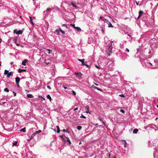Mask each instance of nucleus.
I'll list each match as a JSON object with an SVG mask.
<instances>
[{
    "label": "nucleus",
    "instance_id": "obj_1",
    "mask_svg": "<svg viewBox=\"0 0 158 158\" xmlns=\"http://www.w3.org/2000/svg\"><path fill=\"white\" fill-rule=\"evenodd\" d=\"M14 32L18 35L21 34H22V31L20 30L18 31L16 29H15L14 30Z\"/></svg>",
    "mask_w": 158,
    "mask_h": 158
},
{
    "label": "nucleus",
    "instance_id": "obj_2",
    "mask_svg": "<svg viewBox=\"0 0 158 158\" xmlns=\"http://www.w3.org/2000/svg\"><path fill=\"white\" fill-rule=\"evenodd\" d=\"M100 18L104 22L106 23L108 21L104 17H103L102 16H100Z\"/></svg>",
    "mask_w": 158,
    "mask_h": 158
},
{
    "label": "nucleus",
    "instance_id": "obj_3",
    "mask_svg": "<svg viewBox=\"0 0 158 158\" xmlns=\"http://www.w3.org/2000/svg\"><path fill=\"white\" fill-rule=\"evenodd\" d=\"M101 31L102 32V33L103 34H104L105 32V26H104V25L103 26H101Z\"/></svg>",
    "mask_w": 158,
    "mask_h": 158
},
{
    "label": "nucleus",
    "instance_id": "obj_4",
    "mask_svg": "<svg viewBox=\"0 0 158 158\" xmlns=\"http://www.w3.org/2000/svg\"><path fill=\"white\" fill-rule=\"evenodd\" d=\"M13 73V72H11L10 73H9L7 74V75H6V77L9 78L10 76H12Z\"/></svg>",
    "mask_w": 158,
    "mask_h": 158
},
{
    "label": "nucleus",
    "instance_id": "obj_5",
    "mask_svg": "<svg viewBox=\"0 0 158 158\" xmlns=\"http://www.w3.org/2000/svg\"><path fill=\"white\" fill-rule=\"evenodd\" d=\"M28 60L27 59H25L23 60L22 62V64L23 65H26V63L27 62Z\"/></svg>",
    "mask_w": 158,
    "mask_h": 158
},
{
    "label": "nucleus",
    "instance_id": "obj_6",
    "mask_svg": "<svg viewBox=\"0 0 158 158\" xmlns=\"http://www.w3.org/2000/svg\"><path fill=\"white\" fill-rule=\"evenodd\" d=\"M106 23L108 25V27H113V26L112 25V24H111V23L110 22H109V21H108Z\"/></svg>",
    "mask_w": 158,
    "mask_h": 158
},
{
    "label": "nucleus",
    "instance_id": "obj_7",
    "mask_svg": "<svg viewBox=\"0 0 158 158\" xmlns=\"http://www.w3.org/2000/svg\"><path fill=\"white\" fill-rule=\"evenodd\" d=\"M20 80V78L19 77H16L15 78V82L16 83H19V82Z\"/></svg>",
    "mask_w": 158,
    "mask_h": 158
},
{
    "label": "nucleus",
    "instance_id": "obj_8",
    "mask_svg": "<svg viewBox=\"0 0 158 158\" xmlns=\"http://www.w3.org/2000/svg\"><path fill=\"white\" fill-rule=\"evenodd\" d=\"M23 71H24V72L26 71V70L25 69H18V72L19 73H21Z\"/></svg>",
    "mask_w": 158,
    "mask_h": 158
},
{
    "label": "nucleus",
    "instance_id": "obj_9",
    "mask_svg": "<svg viewBox=\"0 0 158 158\" xmlns=\"http://www.w3.org/2000/svg\"><path fill=\"white\" fill-rule=\"evenodd\" d=\"M5 104H6V106H8V103H6V102H0V105H2L3 106Z\"/></svg>",
    "mask_w": 158,
    "mask_h": 158
},
{
    "label": "nucleus",
    "instance_id": "obj_10",
    "mask_svg": "<svg viewBox=\"0 0 158 158\" xmlns=\"http://www.w3.org/2000/svg\"><path fill=\"white\" fill-rule=\"evenodd\" d=\"M78 61L81 62L82 65H84V61L85 60L84 59H83L82 60L81 59H78Z\"/></svg>",
    "mask_w": 158,
    "mask_h": 158
},
{
    "label": "nucleus",
    "instance_id": "obj_11",
    "mask_svg": "<svg viewBox=\"0 0 158 158\" xmlns=\"http://www.w3.org/2000/svg\"><path fill=\"white\" fill-rule=\"evenodd\" d=\"M139 15L138 17V18H139V17L143 13V11L142 10H140L139 11Z\"/></svg>",
    "mask_w": 158,
    "mask_h": 158
},
{
    "label": "nucleus",
    "instance_id": "obj_12",
    "mask_svg": "<svg viewBox=\"0 0 158 158\" xmlns=\"http://www.w3.org/2000/svg\"><path fill=\"white\" fill-rule=\"evenodd\" d=\"M33 97H34L33 96V95L31 94H29L27 95V98H33Z\"/></svg>",
    "mask_w": 158,
    "mask_h": 158
},
{
    "label": "nucleus",
    "instance_id": "obj_13",
    "mask_svg": "<svg viewBox=\"0 0 158 158\" xmlns=\"http://www.w3.org/2000/svg\"><path fill=\"white\" fill-rule=\"evenodd\" d=\"M138 131V130L137 129H135L133 130V133L134 134H136Z\"/></svg>",
    "mask_w": 158,
    "mask_h": 158
},
{
    "label": "nucleus",
    "instance_id": "obj_14",
    "mask_svg": "<svg viewBox=\"0 0 158 158\" xmlns=\"http://www.w3.org/2000/svg\"><path fill=\"white\" fill-rule=\"evenodd\" d=\"M74 28L77 29L78 31H81V28L79 27H74Z\"/></svg>",
    "mask_w": 158,
    "mask_h": 158
},
{
    "label": "nucleus",
    "instance_id": "obj_15",
    "mask_svg": "<svg viewBox=\"0 0 158 158\" xmlns=\"http://www.w3.org/2000/svg\"><path fill=\"white\" fill-rule=\"evenodd\" d=\"M30 85V83H29L28 81H26V85L27 87L28 88L29 87V85Z\"/></svg>",
    "mask_w": 158,
    "mask_h": 158
},
{
    "label": "nucleus",
    "instance_id": "obj_16",
    "mask_svg": "<svg viewBox=\"0 0 158 158\" xmlns=\"http://www.w3.org/2000/svg\"><path fill=\"white\" fill-rule=\"evenodd\" d=\"M72 5L75 8H78V7L76 5L74 4V3L73 2H72Z\"/></svg>",
    "mask_w": 158,
    "mask_h": 158
},
{
    "label": "nucleus",
    "instance_id": "obj_17",
    "mask_svg": "<svg viewBox=\"0 0 158 158\" xmlns=\"http://www.w3.org/2000/svg\"><path fill=\"white\" fill-rule=\"evenodd\" d=\"M20 131L21 132H25L26 131V128L25 127H24L20 130Z\"/></svg>",
    "mask_w": 158,
    "mask_h": 158
},
{
    "label": "nucleus",
    "instance_id": "obj_18",
    "mask_svg": "<svg viewBox=\"0 0 158 158\" xmlns=\"http://www.w3.org/2000/svg\"><path fill=\"white\" fill-rule=\"evenodd\" d=\"M56 128L57 129V133H59L60 132V128H59V126H56Z\"/></svg>",
    "mask_w": 158,
    "mask_h": 158
},
{
    "label": "nucleus",
    "instance_id": "obj_19",
    "mask_svg": "<svg viewBox=\"0 0 158 158\" xmlns=\"http://www.w3.org/2000/svg\"><path fill=\"white\" fill-rule=\"evenodd\" d=\"M36 133H35V132L33 133V134H32V135H31V139H32L35 136V135H36Z\"/></svg>",
    "mask_w": 158,
    "mask_h": 158
},
{
    "label": "nucleus",
    "instance_id": "obj_20",
    "mask_svg": "<svg viewBox=\"0 0 158 158\" xmlns=\"http://www.w3.org/2000/svg\"><path fill=\"white\" fill-rule=\"evenodd\" d=\"M47 98L48 99H49L50 101H51V96H50V95L49 94H48L47 96Z\"/></svg>",
    "mask_w": 158,
    "mask_h": 158
},
{
    "label": "nucleus",
    "instance_id": "obj_21",
    "mask_svg": "<svg viewBox=\"0 0 158 158\" xmlns=\"http://www.w3.org/2000/svg\"><path fill=\"white\" fill-rule=\"evenodd\" d=\"M77 129L78 130H80L82 129V127L81 126H78L77 127Z\"/></svg>",
    "mask_w": 158,
    "mask_h": 158
},
{
    "label": "nucleus",
    "instance_id": "obj_22",
    "mask_svg": "<svg viewBox=\"0 0 158 158\" xmlns=\"http://www.w3.org/2000/svg\"><path fill=\"white\" fill-rule=\"evenodd\" d=\"M62 131L64 132H66L67 133H69V131L67 130H66V129H64Z\"/></svg>",
    "mask_w": 158,
    "mask_h": 158
},
{
    "label": "nucleus",
    "instance_id": "obj_23",
    "mask_svg": "<svg viewBox=\"0 0 158 158\" xmlns=\"http://www.w3.org/2000/svg\"><path fill=\"white\" fill-rule=\"evenodd\" d=\"M67 141L69 143V145H70L71 144V142L69 138H67Z\"/></svg>",
    "mask_w": 158,
    "mask_h": 158
},
{
    "label": "nucleus",
    "instance_id": "obj_24",
    "mask_svg": "<svg viewBox=\"0 0 158 158\" xmlns=\"http://www.w3.org/2000/svg\"><path fill=\"white\" fill-rule=\"evenodd\" d=\"M4 91L5 92H8L9 91V89L7 88H5L4 89Z\"/></svg>",
    "mask_w": 158,
    "mask_h": 158
},
{
    "label": "nucleus",
    "instance_id": "obj_25",
    "mask_svg": "<svg viewBox=\"0 0 158 158\" xmlns=\"http://www.w3.org/2000/svg\"><path fill=\"white\" fill-rule=\"evenodd\" d=\"M98 119L99 120L101 121V122H102L103 121V119H102V117H99L98 118Z\"/></svg>",
    "mask_w": 158,
    "mask_h": 158
},
{
    "label": "nucleus",
    "instance_id": "obj_26",
    "mask_svg": "<svg viewBox=\"0 0 158 158\" xmlns=\"http://www.w3.org/2000/svg\"><path fill=\"white\" fill-rule=\"evenodd\" d=\"M9 73V71L8 70H5L4 71V74L6 75H7V74Z\"/></svg>",
    "mask_w": 158,
    "mask_h": 158
},
{
    "label": "nucleus",
    "instance_id": "obj_27",
    "mask_svg": "<svg viewBox=\"0 0 158 158\" xmlns=\"http://www.w3.org/2000/svg\"><path fill=\"white\" fill-rule=\"evenodd\" d=\"M17 141H15V142L13 143V146H16L17 144Z\"/></svg>",
    "mask_w": 158,
    "mask_h": 158
},
{
    "label": "nucleus",
    "instance_id": "obj_28",
    "mask_svg": "<svg viewBox=\"0 0 158 158\" xmlns=\"http://www.w3.org/2000/svg\"><path fill=\"white\" fill-rule=\"evenodd\" d=\"M29 18H30V21L31 22V23L32 24H33V22L32 21V18L31 17H30V16H29Z\"/></svg>",
    "mask_w": 158,
    "mask_h": 158
},
{
    "label": "nucleus",
    "instance_id": "obj_29",
    "mask_svg": "<svg viewBox=\"0 0 158 158\" xmlns=\"http://www.w3.org/2000/svg\"><path fill=\"white\" fill-rule=\"evenodd\" d=\"M119 96L123 98H124L125 97V96L123 94H120Z\"/></svg>",
    "mask_w": 158,
    "mask_h": 158
},
{
    "label": "nucleus",
    "instance_id": "obj_30",
    "mask_svg": "<svg viewBox=\"0 0 158 158\" xmlns=\"http://www.w3.org/2000/svg\"><path fill=\"white\" fill-rule=\"evenodd\" d=\"M55 32L57 33V35H58L59 33V30L58 29H56L55 31Z\"/></svg>",
    "mask_w": 158,
    "mask_h": 158
},
{
    "label": "nucleus",
    "instance_id": "obj_31",
    "mask_svg": "<svg viewBox=\"0 0 158 158\" xmlns=\"http://www.w3.org/2000/svg\"><path fill=\"white\" fill-rule=\"evenodd\" d=\"M47 50L48 51V54H50L51 52H52V50H51L50 49H47Z\"/></svg>",
    "mask_w": 158,
    "mask_h": 158
},
{
    "label": "nucleus",
    "instance_id": "obj_32",
    "mask_svg": "<svg viewBox=\"0 0 158 158\" xmlns=\"http://www.w3.org/2000/svg\"><path fill=\"white\" fill-rule=\"evenodd\" d=\"M94 89H98V90H99L101 91V90L100 88H98V87H97L96 86H94Z\"/></svg>",
    "mask_w": 158,
    "mask_h": 158
},
{
    "label": "nucleus",
    "instance_id": "obj_33",
    "mask_svg": "<svg viewBox=\"0 0 158 158\" xmlns=\"http://www.w3.org/2000/svg\"><path fill=\"white\" fill-rule=\"evenodd\" d=\"M89 107L88 106H87L85 107V109L86 110H89Z\"/></svg>",
    "mask_w": 158,
    "mask_h": 158
},
{
    "label": "nucleus",
    "instance_id": "obj_34",
    "mask_svg": "<svg viewBox=\"0 0 158 158\" xmlns=\"http://www.w3.org/2000/svg\"><path fill=\"white\" fill-rule=\"evenodd\" d=\"M41 132V130H39L38 131H36V132H35V133L36 134H37V133H39Z\"/></svg>",
    "mask_w": 158,
    "mask_h": 158
},
{
    "label": "nucleus",
    "instance_id": "obj_35",
    "mask_svg": "<svg viewBox=\"0 0 158 158\" xmlns=\"http://www.w3.org/2000/svg\"><path fill=\"white\" fill-rule=\"evenodd\" d=\"M51 10V9L50 8H48L47 9H46V11H44V13H45L46 11H49L50 10Z\"/></svg>",
    "mask_w": 158,
    "mask_h": 158
},
{
    "label": "nucleus",
    "instance_id": "obj_36",
    "mask_svg": "<svg viewBox=\"0 0 158 158\" xmlns=\"http://www.w3.org/2000/svg\"><path fill=\"white\" fill-rule=\"evenodd\" d=\"M153 156L154 157V158H158V156H155V154L154 153H153Z\"/></svg>",
    "mask_w": 158,
    "mask_h": 158
},
{
    "label": "nucleus",
    "instance_id": "obj_37",
    "mask_svg": "<svg viewBox=\"0 0 158 158\" xmlns=\"http://www.w3.org/2000/svg\"><path fill=\"white\" fill-rule=\"evenodd\" d=\"M72 94H74V95H76V93L75 91H74L73 90H72Z\"/></svg>",
    "mask_w": 158,
    "mask_h": 158
},
{
    "label": "nucleus",
    "instance_id": "obj_38",
    "mask_svg": "<svg viewBox=\"0 0 158 158\" xmlns=\"http://www.w3.org/2000/svg\"><path fill=\"white\" fill-rule=\"evenodd\" d=\"M81 118H86V117L83 114H82L80 116Z\"/></svg>",
    "mask_w": 158,
    "mask_h": 158
},
{
    "label": "nucleus",
    "instance_id": "obj_39",
    "mask_svg": "<svg viewBox=\"0 0 158 158\" xmlns=\"http://www.w3.org/2000/svg\"><path fill=\"white\" fill-rule=\"evenodd\" d=\"M62 26L65 27L66 28H67V26L66 24H63L62 25Z\"/></svg>",
    "mask_w": 158,
    "mask_h": 158
},
{
    "label": "nucleus",
    "instance_id": "obj_40",
    "mask_svg": "<svg viewBox=\"0 0 158 158\" xmlns=\"http://www.w3.org/2000/svg\"><path fill=\"white\" fill-rule=\"evenodd\" d=\"M44 63L46 64H49V62H47L46 60L44 62Z\"/></svg>",
    "mask_w": 158,
    "mask_h": 158
},
{
    "label": "nucleus",
    "instance_id": "obj_41",
    "mask_svg": "<svg viewBox=\"0 0 158 158\" xmlns=\"http://www.w3.org/2000/svg\"><path fill=\"white\" fill-rule=\"evenodd\" d=\"M14 42L15 43H16V41H17V39L16 38H15L13 40Z\"/></svg>",
    "mask_w": 158,
    "mask_h": 158
},
{
    "label": "nucleus",
    "instance_id": "obj_42",
    "mask_svg": "<svg viewBox=\"0 0 158 158\" xmlns=\"http://www.w3.org/2000/svg\"><path fill=\"white\" fill-rule=\"evenodd\" d=\"M95 66L98 69H100V67H99L97 65L95 64Z\"/></svg>",
    "mask_w": 158,
    "mask_h": 158
},
{
    "label": "nucleus",
    "instance_id": "obj_43",
    "mask_svg": "<svg viewBox=\"0 0 158 158\" xmlns=\"http://www.w3.org/2000/svg\"><path fill=\"white\" fill-rule=\"evenodd\" d=\"M84 65H85V66H86L88 68H89V66L86 64H84Z\"/></svg>",
    "mask_w": 158,
    "mask_h": 158
},
{
    "label": "nucleus",
    "instance_id": "obj_44",
    "mask_svg": "<svg viewBox=\"0 0 158 158\" xmlns=\"http://www.w3.org/2000/svg\"><path fill=\"white\" fill-rule=\"evenodd\" d=\"M120 111L123 113H124L125 112L123 110H122V109L120 110Z\"/></svg>",
    "mask_w": 158,
    "mask_h": 158
},
{
    "label": "nucleus",
    "instance_id": "obj_45",
    "mask_svg": "<svg viewBox=\"0 0 158 158\" xmlns=\"http://www.w3.org/2000/svg\"><path fill=\"white\" fill-rule=\"evenodd\" d=\"M86 112L87 113V114H90V113L89 112V110H87Z\"/></svg>",
    "mask_w": 158,
    "mask_h": 158
},
{
    "label": "nucleus",
    "instance_id": "obj_46",
    "mask_svg": "<svg viewBox=\"0 0 158 158\" xmlns=\"http://www.w3.org/2000/svg\"><path fill=\"white\" fill-rule=\"evenodd\" d=\"M61 32L63 34H64L65 33V32L64 31H63V30L61 31Z\"/></svg>",
    "mask_w": 158,
    "mask_h": 158
},
{
    "label": "nucleus",
    "instance_id": "obj_47",
    "mask_svg": "<svg viewBox=\"0 0 158 158\" xmlns=\"http://www.w3.org/2000/svg\"><path fill=\"white\" fill-rule=\"evenodd\" d=\"M126 51L127 52H129V49L128 48H126Z\"/></svg>",
    "mask_w": 158,
    "mask_h": 158
},
{
    "label": "nucleus",
    "instance_id": "obj_48",
    "mask_svg": "<svg viewBox=\"0 0 158 158\" xmlns=\"http://www.w3.org/2000/svg\"><path fill=\"white\" fill-rule=\"evenodd\" d=\"M78 109V107H77V108H76L75 109H74V111H75L77 110Z\"/></svg>",
    "mask_w": 158,
    "mask_h": 158
},
{
    "label": "nucleus",
    "instance_id": "obj_49",
    "mask_svg": "<svg viewBox=\"0 0 158 158\" xmlns=\"http://www.w3.org/2000/svg\"><path fill=\"white\" fill-rule=\"evenodd\" d=\"M47 87L48 89H51V87L49 85L47 86Z\"/></svg>",
    "mask_w": 158,
    "mask_h": 158
},
{
    "label": "nucleus",
    "instance_id": "obj_50",
    "mask_svg": "<svg viewBox=\"0 0 158 158\" xmlns=\"http://www.w3.org/2000/svg\"><path fill=\"white\" fill-rule=\"evenodd\" d=\"M15 44H16V45H17V46H20V45L19 44H18V43H15Z\"/></svg>",
    "mask_w": 158,
    "mask_h": 158
},
{
    "label": "nucleus",
    "instance_id": "obj_51",
    "mask_svg": "<svg viewBox=\"0 0 158 158\" xmlns=\"http://www.w3.org/2000/svg\"><path fill=\"white\" fill-rule=\"evenodd\" d=\"M102 123H103V124L104 125H105V122H104V121H102Z\"/></svg>",
    "mask_w": 158,
    "mask_h": 158
},
{
    "label": "nucleus",
    "instance_id": "obj_52",
    "mask_svg": "<svg viewBox=\"0 0 158 158\" xmlns=\"http://www.w3.org/2000/svg\"><path fill=\"white\" fill-rule=\"evenodd\" d=\"M16 85H17V86L18 87H19V83H16Z\"/></svg>",
    "mask_w": 158,
    "mask_h": 158
},
{
    "label": "nucleus",
    "instance_id": "obj_53",
    "mask_svg": "<svg viewBox=\"0 0 158 158\" xmlns=\"http://www.w3.org/2000/svg\"><path fill=\"white\" fill-rule=\"evenodd\" d=\"M63 87L65 89H66L67 88V87H65L64 85H63Z\"/></svg>",
    "mask_w": 158,
    "mask_h": 158
},
{
    "label": "nucleus",
    "instance_id": "obj_54",
    "mask_svg": "<svg viewBox=\"0 0 158 158\" xmlns=\"http://www.w3.org/2000/svg\"><path fill=\"white\" fill-rule=\"evenodd\" d=\"M136 3L137 5H139V2H137V1H136Z\"/></svg>",
    "mask_w": 158,
    "mask_h": 158
},
{
    "label": "nucleus",
    "instance_id": "obj_55",
    "mask_svg": "<svg viewBox=\"0 0 158 158\" xmlns=\"http://www.w3.org/2000/svg\"><path fill=\"white\" fill-rule=\"evenodd\" d=\"M13 93L14 94V96H16V93H15V92H13Z\"/></svg>",
    "mask_w": 158,
    "mask_h": 158
},
{
    "label": "nucleus",
    "instance_id": "obj_56",
    "mask_svg": "<svg viewBox=\"0 0 158 158\" xmlns=\"http://www.w3.org/2000/svg\"><path fill=\"white\" fill-rule=\"evenodd\" d=\"M71 25H72V26H73L74 28V27H75V25H74V24L73 25H72V24H71Z\"/></svg>",
    "mask_w": 158,
    "mask_h": 158
},
{
    "label": "nucleus",
    "instance_id": "obj_57",
    "mask_svg": "<svg viewBox=\"0 0 158 158\" xmlns=\"http://www.w3.org/2000/svg\"><path fill=\"white\" fill-rule=\"evenodd\" d=\"M10 64L11 65H12V64H13V62H10Z\"/></svg>",
    "mask_w": 158,
    "mask_h": 158
},
{
    "label": "nucleus",
    "instance_id": "obj_58",
    "mask_svg": "<svg viewBox=\"0 0 158 158\" xmlns=\"http://www.w3.org/2000/svg\"><path fill=\"white\" fill-rule=\"evenodd\" d=\"M2 39L0 38V43H1V42H2Z\"/></svg>",
    "mask_w": 158,
    "mask_h": 158
},
{
    "label": "nucleus",
    "instance_id": "obj_59",
    "mask_svg": "<svg viewBox=\"0 0 158 158\" xmlns=\"http://www.w3.org/2000/svg\"><path fill=\"white\" fill-rule=\"evenodd\" d=\"M129 36V37H131V36L129 35V34H127Z\"/></svg>",
    "mask_w": 158,
    "mask_h": 158
},
{
    "label": "nucleus",
    "instance_id": "obj_60",
    "mask_svg": "<svg viewBox=\"0 0 158 158\" xmlns=\"http://www.w3.org/2000/svg\"><path fill=\"white\" fill-rule=\"evenodd\" d=\"M60 32L62 31V29L61 28L60 29Z\"/></svg>",
    "mask_w": 158,
    "mask_h": 158
},
{
    "label": "nucleus",
    "instance_id": "obj_61",
    "mask_svg": "<svg viewBox=\"0 0 158 158\" xmlns=\"http://www.w3.org/2000/svg\"><path fill=\"white\" fill-rule=\"evenodd\" d=\"M149 64L150 65H152V64H151V63H149Z\"/></svg>",
    "mask_w": 158,
    "mask_h": 158
},
{
    "label": "nucleus",
    "instance_id": "obj_62",
    "mask_svg": "<svg viewBox=\"0 0 158 158\" xmlns=\"http://www.w3.org/2000/svg\"><path fill=\"white\" fill-rule=\"evenodd\" d=\"M60 137L61 138H62V137H63V136H62V135H61V136H60Z\"/></svg>",
    "mask_w": 158,
    "mask_h": 158
},
{
    "label": "nucleus",
    "instance_id": "obj_63",
    "mask_svg": "<svg viewBox=\"0 0 158 158\" xmlns=\"http://www.w3.org/2000/svg\"><path fill=\"white\" fill-rule=\"evenodd\" d=\"M137 52H138V51L139 49H137Z\"/></svg>",
    "mask_w": 158,
    "mask_h": 158
},
{
    "label": "nucleus",
    "instance_id": "obj_64",
    "mask_svg": "<svg viewBox=\"0 0 158 158\" xmlns=\"http://www.w3.org/2000/svg\"><path fill=\"white\" fill-rule=\"evenodd\" d=\"M154 68H155V67H153L152 68L153 69Z\"/></svg>",
    "mask_w": 158,
    "mask_h": 158
}]
</instances>
